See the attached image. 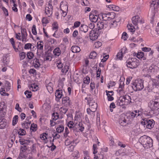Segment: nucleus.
<instances>
[{
	"mask_svg": "<svg viewBox=\"0 0 159 159\" xmlns=\"http://www.w3.org/2000/svg\"><path fill=\"white\" fill-rule=\"evenodd\" d=\"M30 124L31 122L29 120L27 122L25 121L22 124V125L24 128L27 129L29 128Z\"/></svg>",
	"mask_w": 159,
	"mask_h": 159,
	"instance_id": "e433bc0d",
	"label": "nucleus"
},
{
	"mask_svg": "<svg viewBox=\"0 0 159 159\" xmlns=\"http://www.w3.org/2000/svg\"><path fill=\"white\" fill-rule=\"evenodd\" d=\"M25 94L27 98H30L32 96L31 92V91H26L24 93Z\"/></svg>",
	"mask_w": 159,
	"mask_h": 159,
	"instance_id": "13d9d810",
	"label": "nucleus"
},
{
	"mask_svg": "<svg viewBox=\"0 0 159 159\" xmlns=\"http://www.w3.org/2000/svg\"><path fill=\"white\" fill-rule=\"evenodd\" d=\"M6 106L4 102L0 103V114L2 116H4L6 114Z\"/></svg>",
	"mask_w": 159,
	"mask_h": 159,
	"instance_id": "a211bd4d",
	"label": "nucleus"
},
{
	"mask_svg": "<svg viewBox=\"0 0 159 159\" xmlns=\"http://www.w3.org/2000/svg\"><path fill=\"white\" fill-rule=\"evenodd\" d=\"M25 57L26 54L24 52H21L20 54V57L21 60L24 59Z\"/></svg>",
	"mask_w": 159,
	"mask_h": 159,
	"instance_id": "338daca9",
	"label": "nucleus"
},
{
	"mask_svg": "<svg viewBox=\"0 0 159 159\" xmlns=\"http://www.w3.org/2000/svg\"><path fill=\"white\" fill-rule=\"evenodd\" d=\"M63 120H59L57 121V124L59 125L57 126L56 129L58 133H60L63 131L64 129V125H63Z\"/></svg>",
	"mask_w": 159,
	"mask_h": 159,
	"instance_id": "ddd939ff",
	"label": "nucleus"
},
{
	"mask_svg": "<svg viewBox=\"0 0 159 159\" xmlns=\"http://www.w3.org/2000/svg\"><path fill=\"white\" fill-rule=\"evenodd\" d=\"M88 27L86 25H81L79 28V31L80 32H83L85 33L87 32L88 31Z\"/></svg>",
	"mask_w": 159,
	"mask_h": 159,
	"instance_id": "a878e982",
	"label": "nucleus"
},
{
	"mask_svg": "<svg viewBox=\"0 0 159 159\" xmlns=\"http://www.w3.org/2000/svg\"><path fill=\"white\" fill-rule=\"evenodd\" d=\"M157 68V67L154 66H152L149 67V68L144 67L143 70V72L145 74L148 75H152L155 72L157 71L156 69Z\"/></svg>",
	"mask_w": 159,
	"mask_h": 159,
	"instance_id": "9d476101",
	"label": "nucleus"
},
{
	"mask_svg": "<svg viewBox=\"0 0 159 159\" xmlns=\"http://www.w3.org/2000/svg\"><path fill=\"white\" fill-rule=\"evenodd\" d=\"M134 55L136 54V57L139 59H140L143 58L144 55V53L143 52H139L137 53H134Z\"/></svg>",
	"mask_w": 159,
	"mask_h": 159,
	"instance_id": "09e8293b",
	"label": "nucleus"
},
{
	"mask_svg": "<svg viewBox=\"0 0 159 159\" xmlns=\"http://www.w3.org/2000/svg\"><path fill=\"white\" fill-rule=\"evenodd\" d=\"M80 22L78 21L75 22L74 24V25L72 27L73 29L78 27L80 25Z\"/></svg>",
	"mask_w": 159,
	"mask_h": 159,
	"instance_id": "69168bd1",
	"label": "nucleus"
},
{
	"mask_svg": "<svg viewBox=\"0 0 159 159\" xmlns=\"http://www.w3.org/2000/svg\"><path fill=\"white\" fill-rule=\"evenodd\" d=\"M148 106L152 110L159 109V98L150 101L148 103Z\"/></svg>",
	"mask_w": 159,
	"mask_h": 159,
	"instance_id": "423d86ee",
	"label": "nucleus"
},
{
	"mask_svg": "<svg viewBox=\"0 0 159 159\" xmlns=\"http://www.w3.org/2000/svg\"><path fill=\"white\" fill-rule=\"evenodd\" d=\"M48 42L49 44H52L56 42V40L54 39L49 38L48 39Z\"/></svg>",
	"mask_w": 159,
	"mask_h": 159,
	"instance_id": "774afa93",
	"label": "nucleus"
},
{
	"mask_svg": "<svg viewBox=\"0 0 159 159\" xmlns=\"http://www.w3.org/2000/svg\"><path fill=\"white\" fill-rule=\"evenodd\" d=\"M53 7L52 4L49 2L46 5L45 13L47 16L49 17L51 16L52 14Z\"/></svg>",
	"mask_w": 159,
	"mask_h": 159,
	"instance_id": "9b49d317",
	"label": "nucleus"
},
{
	"mask_svg": "<svg viewBox=\"0 0 159 159\" xmlns=\"http://www.w3.org/2000/svg\"><path fill=\"white\" fill-rule=\"evenodd\" d=\"M132 87L134 91H139L144 88L143 81L141 79H138L132 83Z\"/></svg>",
	"mask_w": 159,
	"mask_h": 159,
	"instance_id": "f03ea898",
	"label": "nucleus"
},
{
	"mask_svg": "<svg viewBox=\"0 0 159 159\" xmlns=\"http://www.w3.org/2000/svg\"><path fill=\"white\" fill-rule=\"evenodd\" d=\"M38 89V86L34 84H31L30 87V90H32L33 91H37Z\"/></svg>",
	"mask_w": 159,
	"mask_h": 159,
	"instance_id": "a18cd8bd",
	"label": "nucleus"
},
{
	"mask_svg": "<svg viewBox=\"0 0 159 159\" xmlns=\"http://www.w3.org/2000/svg\"><path fill=\"white\" fill-rule=\"evenodd\" d=\"M25 131L23 129H20L19 131L18 132V134L20 135H23L25 134Z\"/></svg>",
	"mask_w": 159,
	"mask_h": 159,
	"instance_id": "e2e57ef3",
	"label": "nucleus"
},
{
	"mask_svg": "<svg viewBox=\"0 0 159 159\" xmlns=\"http://www.w3.org/2000/svg\"><path fill=\"white\" fill-rule=\"evenodd\" d=\"M109 144L112 147L116 146V144L114 141V139L113 137H111L110 138Z\"/></svg>",
	"mask_w": 159,
	"mask_h": 159,
	"instance_id": "49530a36",
	"label": "nucleus"
},
{
	"mask_svg": "<svg viewBox=\"0 0 159 159\" xmlns=\"http://www.w3.org/2000/svg\"><path fill=\"white\" fill-rule=\"evenodd\" d=\"M125 115L129 119L130 122L132 120L133 118L135 116L134 111L129 113H127Z\"/></svg>",
	"mask_w": 159,
	"mask_h": 159,
	"instance_id": "7c9ffc66",
	"label": "nucleus"
},
{
	"mask_svg": "<svg viewBox=\"0 0 159 159\" xmlns=\"http://www.w3.org/2000/svg\"><path fill=\"white\" fill-rule=\"evenodd\" d=\"M27 57L29 59H31L34 57V54L32 52H29L27 53Z\"/></svg>",
	"mask_w": 159,
	"mask_h": 159,
	"instance_id": "4d7b16f0",
	"label": "nucleus"
},
{
	"mask_svg": "<svg viewBox=\"0 0 159 159\" xmlns=\"http://www.w3.org/2000/svg\"><path fill=\"white\" fill-rule=\"evenodd\" d=\"M89 108L92 110L93 111H95L97 107V103L92 101L89 102Z\"/></svg>",
	"mask_w": 159,
	"mask_h": 159,
	"instance_id": "b1692460",
	"label": "nucleus"
},
{
	"mask_svg": "<svg viewBox=\"0 0 159 159\" xmlns=\"http://www.w3.org/2000/svg\"><path fill=\"white\" fill-rule=\"evenodd\" d=\"M61 51L58 47L56 48L53 51L54 55L55 56L58 57L61 54Z\"/></svg>",
	"mask_w": 159,
	"mask_h": 159,
	"instance_id": "473e14b6",
	"label": "nucleus"
},
{
	"mask_svg": "<svg viewBox=\"0 0 159 159\" xmlns=\"http://www.w3.org/2000/svg\"><path fill=\"white\" fill-rule=\"evenodd\" d=\"M56 97L58 99L61 98L62 96V91L61 89L57 90L55 93Z\"/></svg>",
	"mask_w": 159,
	"mask_h": 159,
	"instance_id": "2f4dec72",
	"label": "nucleus"
},
{
	"mask_svg": "<svg viewBox=\"0 0 159 159\" xmlns=\"http://www.w3.org/2000/svg\"><path fill=\"white\" fill-rule=\"evenodd\" d=\"M46 86L47 90L49 93H52L53 91V84L52 82H49L48 84L47 83L46 85Z\"/></svg>",
	"mask_w": 159,
	"mask_h": 159,
	"instance_id": "393cba45",
	"label": "nucleus"
},
{
	"mask_svg": "<svg viewBox=\"0 0 159 159\" xmlns=\"http://www.w3.org/2000/svg\"><path fill=\"white\" fill-rule=\"evenodd\" d=\"M68 109L66 107H62L60 108L59 109V111L61 115L65 114L67 112Z\"/></svg>",
	"mask_w": 159,
	"mask_h": 159,
	"instance_id": "ea45409f",
	"label": "nucleus"
},
{
	"mask_svg": "<svg viewBox=\"0 0 159 159\" xmlns=\"http://www.w3.org/2000/svg\"><path fill=\"white\" fill-rule=\"evenodd\" d=\"M132 22L135 26H137L138 24H141L144 23V20L143 18L138 16H136L132 18Z\"/></svg>",
	"mask_w": 159,
	"mask_h": 159,
	"instance_id": "1a4fd4ad",
	"label": "nucleus"
},
{
	"mask_svg": "<svg viewBox=\"0 0 159 159\" xmlns=\"http://www.w3.org/2000/svg\"><path fill=\"white\" fill-rule=\"evenodd\" d=\"M151 80L152 82V85L153 87L155 86L156 87L159 84V81L157 79H152Z\"/></svg>",
	"mask_w": 159,
	"mask_h": 159,
	"instance_id": "37998d69",
	"label": "nucleus"
},
{
	"mask_svg": "<svg viewBox=\"0 0 159 159\" xmlns=\"http://www.w3.org/2000/svg\"><path fill=\"white\" fill-rule=\"evenodd\" d=\"M62 103L66 106H69L71 104L70 98L68 97H65L62 98Z\"/></svg>",
	"mask_w": 159,
	"mask_h": 159,
	"instance_id": "6ab92c4d",
	"label": "nucleus"
},
{
	"mask_svg": "<svg viewBox=\"0 0 159 159\" xmlns=\"http://www.w3.org/2000/svg\"><path fill=\"white\" fill-rule=\"evenodd\" d=\"M27 148L25 146H21L20 147V156L22 158L24 157L25 155L24 153L27 150Z\"/></svg>",
	"mask_w": 159,
	"mask_h": 159,
	"instance_id": "cd10ccee",
	"label": "nucleus"
},
{
	"mask_svg": "<svg viewBox=\"0 0 159 159\" xmlns=\"http://www.w3.org/2000/svg\"><path fill=\"white\" fill-rule=\"evenodd\" d=\"M60 9L62 11H67L68 6L66 2H61L60 3Z\"/></svg>",
	"mask_w": 159,
	"mask_h": 159,
	"instance_id": "412c9836",
	"label": "nucleus"
},
{
	"mask_svg": "<svg viewBox=\"0 0 159 159\" xmlns=\"http://www.w3.org/2000/svg\"><path fill=\"white\" fill-rule=\"evenodd\" d=\"M139 141L145 148L148 149L153 146V140L147 135L141 137L139 139Z\"/></svg>",
	"mask_w": 159,
	"mask_h": 159,
	"instance_id": "f257e3e1",
	"label": "nucleus"
},
{
	"mask_svg": "<svg viewBox=\"0 0 159 159\" xmlns=\"http://www.w3.org/2000/svg\"><path fill=\"white\" fill-rule=\"evenodd\" d=\"M89 18L91 22L95 23L98 20V17L97 16L91 13L89 15Z\"/></svg>",
	"mask_w": 159,
	"mask_h": 159,
	"instance_id": "4be33fe9",
	"label": "nucleus"
},
{
	"mask_svg": "<svg viewBox=\"0 0 159 159\" xmlns=\"http://www.w3.org/2000/svg\"><path fill=\"white\" fill-rule=\"evenodd\" d=\"M122 97L125 103V105H128L131 102L130 97L128 95H125Z\"/></svg>",
	"mask_w": 159,
	"mask_h": 159,
	"instance_id": "aec40b11",
	"label": "nucleus"
},
{
	"mask_svg": "<svg viewBox=\"0 0 159 159\" xmlns=\"http://www.w3.org/2000/svg\"><path fill=\"white\" fill-rule=\"evenodd\" d=\"M75 128L78 129L81 132L83 131L84 130V127L82 123L80 122L78 124H75Z\"/></svg>",
	"mask_w": 159,
	"mask_h": 159,
	"instance_id": "c85d7f7f",
	"label": "nucleus"
},
{
	"mask_svg": "<svg viewBox=\"0 0 159 159\" xmlns=\"http://www.w3.org/2000/svg\"><path fill=\"white\" fill-rule=\"evenodd\" d=\"M106 92L107 96L108 101H111L113 100L114 98L111 96L113 95V92L112 91H108L106 90Z\"/></svg>",
	"mask_w": 159,
	"mask_h": 159,
	"instance_id": "5701e85b",
	"label": "nucleus"
},
{
	"mask_svg": "<svg viewBox=\"0 0 159 159\" xmlns=\"http://www.w3.org/2000/svg\"><path fill=\"white\" fill-rule=\"evenodd\" d=\"M18 117L17 115H15L13 118L12 125L13 126H15L17 123L18 121Z\"/></svg>",
	"mask_w": 159,
	"mask_h": 159,
	"instance_id": "de8ad7c7",
	"label": "nucleus"
},
{
	"mask_svg": "<svg viewBox=\"0 0 159 159\" xmlns=\"http://www.w3.org/2000/svg\"><path fill=\"white\" fill-rule=\"evenodd\" d=\"M127 27L128 28V30H129L130 32H135V29L134 27V26L132 25V24H129L127 25Z\"/></svg>",
	"mask_w": 159,
	"mask_h": 159,
	"instance_id": "a19ab883",
	"label": "nucleus"
},
{
	"mask_svg": "<svg viewBox=\"0 0 159 159\" xmlns=\"http://www.w3.org/2000/svg\"><path fill=\"white\" fill-rule=\"evenodd\" d=\"M102 16L103 20L106 21L115 18L116 14L114 12H109L102 14Z\"/></svg>",
	"mask_w": 159,
	"mask_h": 159,
	"instance_id": "6e6552de",
	"label": "nucleus"
},
{
	"mask_svg": "<svg viewBox=\"0 0 159 159\" xmlns=\"http://www.w3.org/2000/svg\"><path fill=\"white\" fill-rule=\"evenodd\" d=\"M4 116L0 115V129H5L7 125V120L4 118Z\"/></svg>",
	"mask_w": 159,
	"mask_h": 159,
	"instance_id": "4468645a",
	"label": "nucleus"
},
{
	"mask_svg": "<svg viewBox=\"0 0 159 159\" xmlns=\"http://www.w3.org/2000/svg\"><path fill=\"white\" fill-rule=\"evenodd\" d=\"M90 78L88 76H86V77H84L83 79V82L84 84H88L90 82Z\"/></svg>",
	"mask_w": 159,
	"mask_h": 159,
	"instance_id": "5fc2aeb1",
	"label": "nucleus"
},
{
	"mask_svg": "<svg viewBox=\"0 0 159 159\" xmlns=\"http://www.w3.org/2000/svg\"><path fill=\"white\" fill-rule=\"evenodd\" d=\"M34 66L36 69H38L40 66V62L39 59H34L33 62Z\"/></svg>",
	"mask_w": 159,
	"mask_h": 159,
	"instance_id": "c9c22d12",
	"label": "nucleus"
},
{
	"mask_svg": "<svg viewBox=\"0 0 159 159\" xmlns=\"http://www.w3.org/2000/svg\"><path fill=\"white\" fill-rule=\"evenodd\" d=\"M119 85L118 90L119 92L121 93L123 91V89L124 88V82L123 81L120 80V81Z\"/></svg>",
	"mask_w": 159,
	"mask_h": 159,
	"instance_id": "72a5a7b5",
	"label": "nucleus"
},
{
	"mask_svg": "<svg viewBox=\"0 0 159 159\" xmlns=\"http://www.w3.org/2000/svg\"><path fill=\"white\" fill-rule=\"evenodd\" d=\"M72 156L75 158V159H77L79 157L80 155L79 152L78 151H74L72 154Z\"/></svg>",
	"mask_w": 159,
	"mask_h": 159,
	"instance_id": "6e6d98bb",
	"label": "nucleus"
},
{
	"mask_svg": "<svg viewBox=\"0 0 159 159\" xmlns=\"http://www.w3.org/2000/svg\"><path fill=\"white\" fill-rule=\"evenodd\" d=\"M108 7L110 9H111L113 11H118L120 10V8L118 6L113 5H109L108 6Z\"/></svg>",
	"mask_w": 159,
	"mask_h": 159,
	"instance_id": "58836bf2",
	"label": "nucleus"
},
{
	"mask_svg": "<svg viewBox=\"0 0 159 159\" xmlns=\"http://www.w3.org/2000/svg\"><path fill=\"white\" fill-rule=\"evenodd\" d=\"M141 124L144 126L146 128L151 129L154 127L155 121L152 119L145 118L143 120Z\"/></svg>",
	"mask_w": 159,
	"mask_h": 159,
	"instance_id": "39448f33",
	"label": "nucleus"
},
{
	"mask_svg": "<svg viewBox=\"0 0 159 159\" xmlns=\"http://www.w3.org/2000/svg\"><path fill=\"white\" fill-rule=\"evenodd\" d=\"M48 137V134L46 133H43L42 134H40V139L44 141L46 143L47 141V138Z\"/></svg>",
	"mask_w": 159,
	"mask_h": 159,
	"instance_id": "4c0bfd02",
	"label": "nucleus"
},
{
	"mask_svg": "<svg viewBox=\"0 0 159 159\" xmlns=\"http://www.w3.org/2000/svg\"><path fill=\"white\" fill-rule=\"evenodd\" d=\"M119 123L122 126H125L127 125L130 124L129 119L125 114H122L119 120Z\"/></svg>",
	"mask_w": 159,
	"mask_h": 159,
	"instance_id": "0eeeda50",
	"label": "nucleus"
},
{
	"mask_svg": "<svg viewBox=\"0 0 159 159\" xmlns=\"http://www.w3.org/2000/svg\"><path fill=\"white\" fill-rule=\"evenodd\" d=\"M30 129L31 131L34 132L37 129V126L36 124H32L30 127Z\"/></svg>",
	"mask_w": 159,
	"mask_h": 159,
	"instance_id": "c03bdc74",
	"label": "nucleus"
},
{
	"mask_svg": "<svg viewBox=\"0 0 159 159\" xmlns=\"http://www.w3.org/2000/svg\"><path fill=\"white\" fill-rule=\"evenodd\" d=\"M31 31L32 34L34 35L37 34L36 27L35 25H34L32 28Z\"/></svg>",
	"mask_w": 159,
	"mask_h": 159,
	"instance_id": "bf43d9fd",
	"label": "nucleus"
},
{
	"mask_svg": "<svg viewBox=\"0 0 159 159\" xmlns=\"http://www.w3.org/2000/svg\"><path fill=\"white\" fill-rule=\"evenodd\" d=\"M123 100L122 97H120L116 101V104L117 106H121L125 105V103Z\"/></svg>",
	"mask_w": 159,
	"mask_h": 159,
	"instance_id": "c756f323",
	"label": "nucleus"
},
{
	"mask_svg": "<svg viewBox=\"0 0 159 159\" xmlns=\"http://www.w3.org/2000/svg\"><path fill=\"white\" fill-rule=\"evenodd\" d=\"M59 118V115L57 112L54 113L52 115V119L56 120Z\"/></svg>",
	"mask_w": 159,
	"mask_h": 159,
	"instance_id": "864d4df0",
	"label": "nucleus"
},
{
	"mask_svg": "<svg viewBox=\"0 0 159 159\" xmlns=\"http://www.w3.org/2000/svg\"><path fill=\"white\" fill-rule=\"evenodd\" d=\"M27 34H21V38H22L21 40L23 42H26Z\"/></svg>",
	"mask_w": 159,
	"mask_h": 159,
	"instance_id": "052dcab7",
	"label": "nucleus"
},
{
	"mask_svg": "<svg viewBox=\"0 0 159 159\" xmlns=\"http://www.w3.org/2000/svg\"><path fill=\"white\" fill-rule=\"evenodd\" d=\"M139 65V60L135 58H129L126 61L127 67L131 69L136 68Z\"/></svg>",
	"mask_w": 159,
	"mask_h": 159,
	"instance_id": "7ed1b4c3",
	"label": "nucleus"
},
{
	"mask_svg": "<svg viewBox=\"0 0 159 159\" xmlns=\"http://www.w3.org/2000/svg\"><path fill=\"white\" fill-rule=\"evenodd\" d=\"M69 134V131L67 127H66L65 129V132L64 134V137L66 138L65 141V144L66 146H69L70 143H74L77 139L75 140L73 139L70 136L68 135Z\"/></svg>",
	"mask_w": 159,
	"mask_h": 159,
	"instance_id": "20e7f679",
	"label": "nucleus"
},
{
	"mask_svg": "<svg viewBox=\"0 0 159 159\" xmlns=\"http://www.w3.org/2000/svg\"><path fill=\"white\" fill-rule=\"evenodd\" d=\"M69 67L67 65H65L61 69V72L64 73H66L68 70Z\"/></svg>",
	"mask_w": 159,
	"mask_h": 159,
	"instance_id": "603ef678",
	"label": "nucleus"
},
{
	"mask_svg": "<svg viewBox=\"0 0 159 159\" xmlns=\"http://www.w3.org/2000/svg\"><path fill=\"white\" fill-rule=\"evenodd\" d=\"M116 19L115 20H112L110 23L108 24V27L110 28V29L116 27L117 26L118 23L120 21V19H117L116 18Z\"/></svg>",
	"mask_w": 159,
	"mask_h": 159,
	"instance_id": "f3484780",
	"label": "nucleus"
},
{
	"mask_svg": "<svg viewBox=\"0 0 159 159\" xmlns=\"http://www.w3.org/2000/svg\"><path fill=\"white\" fill-rule=\"evenodd\" d=\"M126 48H125L124 47L122 48L116 56V59L121 60L123 57V55L126 53Z\"/></svg>",
	"mask_w": 159,
	"mask_h": 159,
	"instance_id": "dca6fc26",
	"label": "nucleus"
},
{
	"mask_svg": "<svg viewBox=\"0 0 159 159\" xmlns=\"http://www.w3.org/2000/svg\"><path fill=\"white\" fill-rule=\"evenodd\" d=\"M71 50L73 53H77L80 51V48L77 46H73L71 47Z\"/></svg>",
	"mask_w": 159,
	"mask_h": 159,
	"instance_id": "f704fd0d",
	"label": "nucleus"
},
{
	"mask_svg": "<svg viewBox=\"0 0 159 159\" xmlns=\"http://www.w3.org/2000/svg\"><path fill=\"white\" fill-rule=\"evenodd\" d=\"M79 141L77 139L74 143H70L69 145H70L68 148V149L70 152H72L73 151L75 146H76L77 144L78 143Z\"/></svg>",
	"mask_w": 159,
	"mask_h": 159,
	"instance_id": "bb28decb",
	"label": "nucleus"
},
{
	"mask_svg": "<svg viewBox=\"0 0 159 159\" xmlns=\"http://www.w3.org/2000/svg\"><path fill=\"white\" fill-rule=\"evenodd\" d=\"M43 42L39 41L37 43V48L40 50H43Z\"/></svg>",
	"mask_w": 159,
	"mask_h": 159,
	"instance_id": "79ce46f5",
	"label": "nucleus"
},
{
	"mask_svg": "<svg viewBox=\"0 0 159 159\" xmlns=\"http://www.w3.org/2000/svg\"><path fill=\"white\" fill-rule=\"evenodd\" d=\"M108 22L104 20L98 21L97 24V26L98 28V30L106 29L109 30L110 28L108 27Z\"/></svg>",
	"mask_w": 159,
	"mask_h": 159,
	"instance_id": "f8f14e48",
	"label": "nucleus"
},
{
	"mask_svg": "<svg viewBox=\"0 0 159 159\" xmlns=\"http://www.w3.org/2000/svg\"><path fill=\"white\" fill-rule=\"evenodd\" d=\"M122 39L124 40H126L128 38V36L127 33L125 32H124L122 36Z\"/></svg>",
	"mask_w": 159,
	"mask_h": 159,
	"instance_id": "0e129e2a",
	"label": "nucleus"
},
{
	"mask_svg": "<svg viewBox=\"0 0 159 159\" xmlns=\"http://www.w3.org/2000/svg\"><path fill=\"white\" fill-rule=\"evenodd\" d=\"M102 45V43L100 42H95L94 44V46L95 48H98L101 47Z\"/></svg>",
	"mask_w": 159,
	"mask_h": 159,
	"instance_id": "680f3d73",
	"label": "nucleus"
},
{
	"mask_svg": "<svg viewBox=\"0 0 159 159\" xmlns=\"http://www.w3.org/2000/svg\"><path fill=\"white\" fill-rule=\"evenodd\" d=\"M67 126L70 129H72L74 128H75V124L73 121H70L68 122L67 124Z\"/></svg>",
	"mask_w": 159,
	"mask_h": 159,
	"instance_id": "3c124183",
	"label": "nucleus"
},
{
	"mask_svg": "<svg viewBox=\"0 0 159 159\" xmlns=\"http://www.w3.org/2000/svg\"><path fill=\"white\" fill-rule=\"evenodd\" d=\"M97 55V53L93 51L90 53L89 57L90 58L94 59L96 58Z\"/></svg>",
	"mask_w": 159,
	"mask_h": 159,
	"instance_id": "8fccbe9b",
	"label": "nucleus"
},
{
	"mask_svg": "<svg viewBox=\"0 0 159 159\" xmlns=\"http://www.w3.org/2000/svg\"><path fill=\"white\" fill-rule=\"evenodd\" d=\"M98 33L94 31L91 30L89 34V37L90 40L93 41L97 39L98 37Z\"/></svg>",
	"mask_w": 159,
	"mask_h": 159,
	"instance_id": "2eb2a0df",
	"label": "nucleus"
}]
</instances>
